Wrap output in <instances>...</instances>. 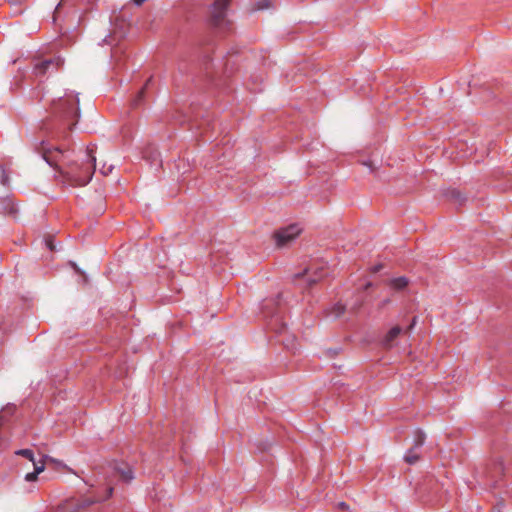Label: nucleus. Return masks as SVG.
<instances>
[{
    "instance_id": "nucleus-1",
    "label": "nucleus",
    "mask_w": 512,
    "mask_h": 512,
    "mask_svg": "<svg viewBox=\"0 0 512 512\" xmlns=\"http://www.w3.org/2000/svg\"><path fill=\"white\" fill-rule=\"evenodd\" d=\"M95 149V145L88 146L85 153L86 159L81 162L69 158L66 166L60 173L63 182L71 186H85L90 182L96 168Z\"/></svg>"
},
{
    "instance_id": "nucleus-2",
    "label": "nucleus",
    "mask_w": 512,
    "mask_h": 512,
    "mask_svg": "<svg viewBox=\"0 0 512 512\" xmlns=\"http://www.w3.org/2000/svg\"><path fill=\"white\" fill-rule=\"evenodd\" d=\"M230 0H215L211 7L210 21L214 27L226 28L229 21L226 18V9Z\"/></svg>"
},
{
    "instance_id": "nucleus-3",
    "label": "nucleus",
    "mask_w": 512,
    "mask_h": 512,
    "mask_svg": "<svg viewBox=\"0 0 512 512\" xmlns=\"http://www.w3.org/2000/svg\"><path fill=\"white\" fill-rule=\"evenodd\" d=\"M43 158L50 166L55 167L61 173L70 157L58 148H54L45 149L43 151Z\"/></svg>"
},
{
    "instance_id": "nucleus-4",
    "label": "nucleus",
    "mask_w": 512,
    "mask_h": 512,
    "mask_svg": "<svg viewBox=\"0 0 512 512\" xmlns=\"http://www.w3.org/2000/svg\"><path fill=\"white\" fill-rule=\"evenodd\" d=\"M64 64V60L60 56L50 59L39 60L34 64V74L43 76L48 72H55Z\"/></svg>"
},
{
    "instance_id": "nucleus-5",
    "label": "nucleus",
    "mask_w": 512,
    "mask_h": 512,
    "mask_svg": "<svg viewBox=\"0 0 512 512\" xmlns=\"http://www.w3.org/2000/svg\"><path fill=\"white\" fill-rule=\"evenodd\" d=\"M300 233L301 229L299 228V226L293 224L276 231L274 234V238L277 246L283 247L292 242Z\"/></svg>"
},
{
    "instance_id": "nucleus-6",
    "label": "nucleus",
    "mask_w": 512,
    "mask_h": 512,
    "mask_svg": "<svg viewBox=\"0 0 512 512\" xmlns=\"http://www.w3.org/2000/svg\"><path fill=\"white\" fill-rule=\"evenodd\" d=\"M16 455L27 458L33 463L34 472L27 473L25 475V480L28 482H33L38 479V475L44 471V461H36L34 458V453L30 449H20L15 452Z\"/></svg>"
},
{
    "instance_id": "nucleus-7",
    "label": "nucleus",
    "mask_w": 512,
    "mask_h": 512,
    "mask_svg": "<svg viewBox=\"0 0 512 512\" xmlns=\"http://www.w3.org/2000/svg\"><path fill=\"white\" fill-rule=\"evenodd\" d=\"M79 100L77 97L71 98L67 96L65 99H59L56 104V109L62 111L67 117H77L79 113Z\"/></svg>"
},
{
    "instance_id": "nucleus-8",
    "label": "nucleus",
    "mask_w": 512,
    "mask_h": 512,
    "mask_svg": "<svg viewBox=\"0 0 512 512\" xmlns=\"http://www.w3.org/2000/svg\"><path fill=\"white\" fill-rule=\"evenodd\" d=\"M320 271H321V269L317 268L312 273V270L309 268V269H305L302 274H297L295 277L296 278H306L307 285L310 287V286L314 285L315 283H317L322 278L323 275Z\"/></svg>"
},
{
    "instance_id": "nucleus-9",
    "label": "nucleus",
    "mask_w": 512,
    "mask_h": 512,
    "mask_svg": "<svg viewBox=\"0 0 512 512\" xmlns=\"http://www.w3.org/2000/svg\"><path fill=\"white\" fill-rule=\"evenodd\" d=\"M401 332L402 329L400 326H394L393 328H391L383 338L382 345L386 349H390L391 347H393L395 339H397Z\"/></svg>"
},
{
    "instance_id": "nucleus-10",
    "label": "nucleus",
    "mask_w": 512,
    "mask_h": 512,
    "mask_svg": "<svg viewBox=\"0 0 512 512\" xmlns=\"http://www.w3.org/2000/svg\"><path fill=\"white\" fill-rule=\"evenodd\" d=\"M409 281L406 277H397L389 281V286L397 291L403 290L407 287Z\"/></svg>"
},
{
    "instance_id": "nucleus-11",
    "label": "nucleus",
    "mask_w": 512,
    "mask_h": 512,
    "mask_svg": "<svg viewBox=\"0 0 512 512\" xmlns=\"http://www.w3.org/2000/svg\"><path fill=\"white\" fill-rule=\"evenodd\" d=\"M116 470L119 473L122 480L128 482L133 479V473L129 466L123 465L121 467H117Z\"/></svg>"
},
{
    "instance_id": "nucleus-12",
    "label": "nucleus",
    "mask_w": 512,
    "mask_h": 512,
    "mask_svg": "<svg viewBox=\"0 0 512 512\" xmlns=\"http://www.w3.org/2000/svg\"><path fill=\"white\" fill-rule=\"evenodd\" d=\"M419 454L417 452V448L412 447L406 453L404 459L408 464H415L419 460Z\"/></svg>"
},
{
    "instance_id": "nucleus-13",
    "label": "nucleus",
    "mask_w": 512,
    "mask_h": 512,
    "mask_svg": "<svg viewBox=\"0 0 512 512\" xmlns=\"http://www.w3.org/2000/svg\"><path fill=\"white\" fill-rule=\"evenodd\" d=\"M425 439H426L425 433L422 430L417 429L414 432V445H413V447H415L417 449L420 448L424 444Z\"/></svg>"
},
{
    "instance_id": "nucleus-14",
    "label": "nucleus",
    "mask_w": 512,
    "mask_h": 512,
    "mask_svg": "<svg viewBox=\"0 0 512 512\" xmlns=\"http://www.w3.org/2000/svg\"><path fill=\"white\" fill-rule=\"evenodd\" d=\"M345 312V306L341 303L335 304L330 310L329 314L332 315L335 318L340 317Z\"/></svg>"
},
{
    "instance_id": "nucleus-15",
    "label": "nucleus",
    "mask_w": 512,
    "mask_h": 512,
    "mask_svg": "<svg viewBox=\"0 0 512 512\" xmlns=\"http://www.w3.org/2000/svg\"><path fill=\"white\" fill-rule=\"evenodd\" d=\"M94 501L90 498H85L83 500H79L77 501L76 503V506H77V509L80 510V509H84L88 506H90Z\"/></svg>"
},
{
    "instance_id": "nucleus-16",
    "label": "nucleus",
    "mask_w": 512,
    "mask_h": 512,
    "mask_svg": "<svg viewBox=\"0 0 512 512\" xmlns=\"http://www.w3.org/2000/svg\"><path fill=\"white\" fill-rule=\"evenodd\" d=\"M272 6V0H261L257 4L258 10L270 8Z\"/></svg>"
},
{
    "instance_id": "nucleus-17",
    "label": "nucleus",
    "mask_w": 512,
    "mask_h": 512,
    "mask_svg": "<svg viewBox=\"0 0 512 512\" xmlns=\"http://www.w3.org/2000/svg\"><path fill=\"white\" fill-rule=\"evenodd\" d=\"M40 461H44V465L46 463H53V464L64 466L60 461H58L57 459H55L53 457H50L48 455H44L43 458Z\"/></svg>"
},
{
    "instance_id": "nucleus-18",
    "label": "nucleus",
    "mask_w": 512,
    "mask_h": 512,
    "mask_svg": "<svg viewBox=\"0 0 512 512\" xmlns=\"http://www.w3.org/2000/svg\"><path fill=\"white\" fill-rule=\"evenodd\" d=\"M144 93H145V87H144V88H142V89L139 91L138 95H137V96H136V98L133 100V105H134V106H138V105L140 104V102H141L142 98L144 97Z\"/></svg>"
},
{
    "instance_id": "nucleus-19",
    "label": "nucleus",
    "mask_w": 512,
    "mask_h": 512,
    "mask_svg": "<svg viewBox=\"0 0 512 512\" xmlns=\"http://www.w3.org/2000/svg\"><path fill=\"white\" fill-rule=\"evenodd\" d=\"M113 169V166L110 165L109 167H103L100 172L103 174V175H108Z\"/></svg>"
},
{
    "instance_id": "nucleus-20",
    "label": "nucleus",
    "mask_w": 512,
    "mask_h": 512,
    "mask_svg": "<svg viewBox=\"0 0 512 512\" xmlns=\"http://www.w3.org/2000/svg\"><path fill=\"white\" fill-rule=\"evenodd\" d=\"M416 323H417V317H414V318L412 319L411 324L409 325V327L407 328V330H406V331H407V332H410V331L414 328V326L416 325Z\"/></svg>"
},
{
    "instance_id": "nucleus-21",
    "label": "nucleus",
    "mask_w": 512,
    "mask_h": 512,
    "mask_svg": "<svg viewBox=\"0 0 512 512\" xmlns=\"http://www.w3.org/2000/svg\"><path fill=\"white\" fill-rule=\"evenodd\" d=\"M382 268H383V266H382L381 264H378V265H375L374 267H372L371 271H372V273H377V272H379Z\"/></svg>"
},
{
    "instance_id": "nucleus-22",
    "label": "nucleus",
    "mask_w": 512,
    "mask_h": 512,
    "mask_svg": "<svg viewBox=\"0 0 512 512\" xmlns=\"http://www.w3.org/2000/svg\"><path fill=\"white\" fill-rule=\"evenodd\" d=\"M7 181H8V177L5 175L4 172H2V179H1V183L3 185H6L7 184Z\"/></svg>"
},
{
    "instance_id": "nucleus-23",
    "label": "nucleus",
    "mask_w": 512,
    "mask_h": 512,
    "mask_svg": "<svg viewBox=\"0 0 512 512\" xmlns=\"http://www.w3.org/2000/svg\"><path fill=\"white\" fill-rule=\"evenodd\" d=\"M502 470H503V468H502V464H497V465H496V468H495V472H496L497 474H501V473H502Z\"/></svg>"
},
{
    "instance_id": "nucleus-24",
    "label": "nucleus",
    "mask_w": 512,
    "mask_h": 512,
    "mask_svg": "<svg viewBox=\"0 0 512 512\" xmlns=\"http://www.w3.org/2000/svg\"><path fill=\"white\" fill-rule=\"evenodd\" d=\"M46 245L50 250H54V245L51 240H47Z\"/></svg>"
},
{
    "instance_id": "nucleus-25",
    "label": "nucleus",
    "mask_w": 512,
    "mask_h": 512,
    "mask_svg": "<svg viewBox=\"0 0 512 512\" xmlns=\"http://www.w3.org/2000/svg\"><path fill=\"white\" fill-rule=\"evenodd\" d=\"M452 197H454L455 199H457V200H458V199H460L461 195H460V193H459V192H457V191H453V192H452Z\"/></svg>"
},
{
    "instance_id": "nucleus-26",
    "label": "nucleus",
    "mask_w": 512,
    "mask_h": 512,
    "mask_svg": "<svg viewBox=\"0 0 512 512\" xmlns=\"http://www.w3.org/2000/svg\"><path fill=\"white\" fill-rule=\"evenodd\" d=\"M16 212H17L16 207H14V205H12V206H11V209H10V211H9V213H10V214H14V213H16Z\"/></svg>"
},
{
    "instance_id": "nucleus-27",
    "label": "nucleus",
    "mask_w": 512,
    "mask_h": 512,
    "mask_svg": "<svg viewBox=\"0 0 512 512\" xmlns=\"http://www.w3.org/2000/svg\"><path fill=\"white\" fill-rule=\"evenodd\" d=\"M339 507H340L341 509H346L348 506H347V504H346V503L341 502V503H339Z\"/></svg>"
},
{
    "instance_id": "nucleus-28",
    "label": "nucleus",
    "mask_w": 512,
    "mask_h": 512,
    "mask_svg": "<svg viewBox=\"0 0 512 512\" xmlns=\"http://www.w3.org/2000/svg\"><path fill=\"white\" fill-rule=\"evenodd\" d=\"M389 302H390V300H389V299H386V300H384V301H383V303H382V304H383V306H384V305L388 304Z\"/></svg>"
},
{
    "instance_id": "nucleus-29",
    "label": "nucleus",
    "mask_w": 512,
    "mask_h": 512,
    "mask_svg": "<svg viewBox=\"0 0 512 512\" xmlns=\"http://www.w3.org/2000/svg\"><path fill=\"white\" fill-rule=\"evenodd\" d=\"M371 283H367L366 288H370Z\"/></svg>"
}]
</instances>
